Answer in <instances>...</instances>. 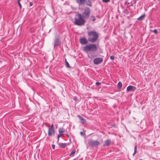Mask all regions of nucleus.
I'll return each instance as SVG.
<instances>
[{"instance_id": "obj_25", "label": "nucleus", "mask_w": 160, "mask_h": 160, "mask_svg": "<svg viewBox=\"0 0 160 160\" xmlns=\"http://www.w3.org/2000/svg\"><path fill=\"white\" fill-rule=\"evenodd\" d=\"M102 1L103 2L106 3L110 2V0H102Z\"/></svg>"}, {"instance_id": "obj_9", "label": "nucleus", "mask_w": 160, "mask_h": 160, "mask_svg": "<svg viewBox=\"0 0 160 160\" xmlns=\"http://www.w3.org/2000/svg\"><path fill=\"white\" fill-rule=\"evenodd\" d=\"M55 134V130L50 129L49 128L48 131V135L49 136H51L53 135H54Z\"/></svg>"}, {"instance_id": "obj_35", "label": "nucleus", "mask_w": 160, "mask_h": 160, "mask_svg": "<svg viewBox=\"0 0 160 160\" xmlns=\"http://www.w3.org/2000/svg\"><path fill=\"white\" fill-rule=\"evenodd\" d=\"M32 4H33V3L32 2H30V6H32Z\"/></svg>"}, {"instance_id": "obj_13", "label": "nucleus", "mask_w": 160, "mask_h": 160, "mask_svg": "<svg viewBox=\"0 0 160 160\" xmlns=\"http://www.w3.org/2000/svg\"><path fill=\"white\" fill-rule=\"evenodd\" d=\"M77 2L79 5H84L86 2V0H76Z\"/></svg>"}, {"instance_id": "obj_15", "label": "nucleus", "mask_w": 160, "mask_h": 160, "mask_svg": "<svg viewBox=\"0 0 160 160\" xmlns=\"http://www.w3.org/2000/svg\"><path fill=\"white\" fill-rule=\"evenodd\" d=\"M145 14H143L141 16L137 18V20L139 21H141L143 20L144 18L145 17Z\"/></svg>"}, {"instance_id": "obj_5", "label": "nucleus", "mask_w": 160, "mask_h": 160, "mask_svg": "<svg viewBox=\"0 0 160 160\" xmlns=\"http://www.w3.org/2000/svg\"><path fill=\"white\" fill-rule=\"evenodd\" d=\"M90 9L88 7H86L85 8L84 11L82 15L84 18L88 19L90 16Z\"/></svg>"}, {"instance_id": "obj_6", "label": "nucleus", "mask_w": 160, "mask_h": 160, "mask_svg": "<svg viewBox=\"0 0 160 160\" xmlns=\"http://www.w3.org/2000/svg\"><path fill=\"white\" fill-rule=\"evenodd\" d=\"M103 59L101 58H97L93 60V63L95 64H99L102 62Z\"/></svg>"}, {"instance_id": "obj_18", "label": "nucleus", "mask_w": 160, "mask_h": 160, "mask_svg": "<svg viewBox=\"0 0 160 160\" xmlns=\"http://www.w3.org/2000/svg\"><path fill=\"white\" fill-rule=\"evenodd\" d=\"M122 86V84L121 82H119L118 84V88L119 89H120Z\"/></svg>"}, {"instance_id": "obj_14", "label": "nucleus", "mask_w": 160, "mask_h": 160, "mask_svg": "<svg viewBox=\"0 0 160 160\" xmlns=\"http://www.w3.org/2000/svg\"><path fill=\"white\" fill-rule=\"evenodd\" d=\"M86 5L91 7L92 6V3L91 0H86Z\"/></svg>"}, {"instance_id": "obj_21", "label": "nucleus", "mask_w": 160, "mask_h": 160, "mask_svg": "<svg viewBox=\"0 0 160 160\" xmlns=\"http://www.w3.org/2000/svg\"><path fill=\"white\" fill-rule=\"evenodd\" d=\"M137 146L136 145L134 147V152L132 154L133 156H134L137 152Z\"/></svg>"}, {"instance_id": "obj_12", "label": "nucleus", "mask_w": 160, "mask_h": 160, "mask_svg": "<svg viewBox=\"0 0 160 160\" xmlns=\"http://www.w3.org/2000/svg\"><path fill=\"white\" fill-rule=\"evenodd\" d=\"M111 142V141L110 139H108L105 141L104 143L103 144V146H108L109 145Z\"/></svg>"}, {"instance_id": "obj_11", "label": "nucleus", "mask_w": 160, "mask_h": 160, "mask_svg": "<svg viewBox=\"0 0 160 160\" xmlns=\"http://www.w3.org/2000/svg\"><path fill=\"white\" fill-rule=\"evenodd\" d=\"M80 42L82 44H85L87 43L88 41L85 38H81L80 39Z\"/></svg>"}, {"instance_id": "obj_24", "label": "nucleus", "mask_w": 160, "mask_h": 160, "mask_svg": "<svg viewBox=\"0 0 160 160\" xmlns=\"http://www.w3.org/2000/svg\"><path fill=\"white\" fill-rule=\"evenodd\" d=\"M114 56H113V55H112L110 56V59H111L112 60H113L114 59Z\"/></svg>"}, {"instance_id": "obj_22", "label": "nucleus", "mask_w": 160, "mask_h": 160, "mask_svg": "<svg viewBox=\"0 0 160 160\" xmlns=\"http://www.w3.org/2000/svg\"><path fill=\"white\" fill-rule=\"evenodd\" d=\"M123 12L126 14H128L129 13L127 9H124Z\"/></svg>"}, {"instance_id": "obj_27", "label": "nucleus", "mask_w": 160, "mask_h": 160, "mask_svg": "<svg viewBox=\"0 0 160 160\" xmlns=\"http://www.w3.org/2000/svg\"><path fill=\"white\" fill-rule=\"evenodd\" d=\"M50 129H53V130H55L54 129V125L53 124H52L51 126V128H50Z\"/></svg>"}, {"instance_id": "obj_32", "label": "nucleus", "mask_w": 160, "mask_h": 160, "mask_svg": "<svg viewBox=\"0 0 160 160\" xmlns=\"http://www.w3.org/2000/svg\"><path fill=\"white\" fill-rule=\"evenodd\" d=\"M52 148L54 149H55V145L54 144H52Z\"/></svg>"}, {"instance_id": "obj_37", "label": "nucleus", "mask_w": 160, "mask_h": 160, "mask_svg": "<svg viewBox=\"0 0 160 160\" xmlns=\"http://www.w3.org/2000/svg\"><path fill=\"white\" fill-rule=\"evenodd\" d=\"M112 125L114 127H115V125L114 124H112Z\"/></svg>"}, {"instance_id": "obj_23", "label": "nucleus", "mask_w": 160, "mask_h": 160, "mask_svg": "<svg viewBox=\"0 0 160 160\" xmlns=\"http://www.w3.org/2000/svg\"><path fill=\"white\" fill-rule=\"evenodd\" d=\"M21 0H18V4L19 6V8H20V9H21V8H22V5H21V4H20V1H21Z\"/></svg>"}, {"instance_id": "obj_30", "label": "nucleus", "mask_w": 160, "mask_h": 160, "mask_svg": "<svg viewBox=\"0 0 160 160\" xmlns=\"http://www.w3.org/2000/svg\"><path fill=\"white\" fill-rule=\"evenodd\" d=\"M153 32L156 34H157L158 33V32L157 29H154Z\"/></svg>"}, {"instance_id": "obj_33", "label": "nucleus", "mask_w": 160, "mask_h": 160, "mask_svg": "<svg viewBox=\"0 0 160 160\" xmlns=\"http://www.w3.org/2000/svg\"><path fill=\"white\" fill-rule=\"evenodd\" d=\"M92 17L93 18V19L92 20V21H94L96 20V19L95 18V17L94 16H92Z\"/></svg>"}, {"instance_id": "obj_31", "label": "nucleus", "mask_w": 160, "mask_h": 160, "mask_svg": "<svg viewBox=\"0 0 160 160\" xmlns=\"http://www.w3.org/2000/svg\"><path fill=\"white\" fill-rule=\"evenodd\" d=\"M128 5H127V7H128V8H129V7L130 6H132V4H131L130 5H129V3H128Z\"/></svg>"}, {"instance_id": "obj_26", "label": "nucleus", "mask_w": 160, "mask_h": 160, "mask_svg": "<svg viewBox=\"0 0 160 160\" xmlns=\"http://www.w3.org/2000/svg\"><path fill=\"white\" fill-rule=\"evenodd\" d=\"M101 84V82H96V86L100 85Z\"/></svg>"}, {"instance_id": "obj_20", "label": "nucleus", "mask_w": 160, "mask_h": 160, "mask_svg": "<svg viewBox=\"0 0 160 160\" xmlns=\"http://www.w3.org/2000/svg\"><path fill=\"white\" fill-rule=\"evenodd\" d=\"M76 152V150L73 149L71 151V153L69 154V156H73V155Z\"/></svg>"}, {"instance_id": "obj_4", "label": "nucleus", "mask_w": 160, "mask_h": 160, "mask_svg": "<svg viewBox=\"0 0 160 160\" xmlns=\"http://www.w3.org/2000/svg\"><path fill=\"white\" fill-rule=\"evenodd\" d=\"M88 145L91 148L97 147L100 145V142L98 140H94L91 139L88 140Z\"/></svg>"}, {"instance_id": "obj_16", "label": "nucleus", "mask_w": 160, "mask_h": 160, "mask_svg": "<svg viewBox=\"0 0 160 160\" xmlns=\"http://www.w3.org/2000/svg\"><path fill=\"white\" fill-rule=\"evenodd\" d=\"M59 146L62 148H65L67 145L66 143H60L59 144Z\"/></svg>"}, {"instance_id": "obj_3", "label": "nucleus", "mask_w": 160, "mask_h": 160, "mask_svg": "<svg viewBox=\"0 0 160 160\" xmlns=\"http://www.w3.org/2000/svg\"><path fill=\"white\" fill-rule=\"evenodd\" d=\"M83 51L86 52H96L98 48L96 44H90L87 45L83 48Z\"/></svg>"}, {"instance_id": "obj_36", "label": "nucleus", "mask_w": 160, "mask_h": 160, "mask_svg": "<svg viewBox=\"0 0 160 160\" xmlns=\"http://www.w3.org/2000/svg\"><path fill=\"white\" fill-rule=\"evenodd\" d=\"M137 1L136 0H133V2H134V3H136V2H137Z\"/></svg>"}, {"instance_id": "obj_7", "label": "nucleus", "mask_w": 160, "mask_h": 160, "mask_svg": "<svg viewBox=\"0 0 160 160\" xmlns=\"http://www.w3.org/2000/svg\"><path fill=\"white\" fill-rule=\"evenodd\" d=\"M60 38H56L54 41V47H57L60 44Z\"/></svg>"}, {"instance_id": "obj_29", "label": "nucleus", "mask_w": 160, "mask_h": 160, "mask_svg": "<svg viewBox=\"0 0 160 160\" xmlns=\"http://www.w3.org/2000/svg\"><path fill=\"white\" fill-rule=\"evenodd\" d=\"M62 134H59V135H58V141L59 140V138L60 137H61L62 135Z\"/></svg>"}, {"instance_id": "obj_17", "label": "nucleus", "mask_w": 160, "mask_h": 160, "mask_svg": "<svg viewBox=\"0 0 160 160\" xmlns=\"http://www.w3.org/2000/svg\"><path fill=\"white\" fill-rule=\"evenodd\" d=\"M65 130L63 128H61L59 129V132L60 134L63 135V133L64 132Z\"/></svg>"}, {"instance_id": "obj_28", "label": "nucleus", "mask_w": 160, "mask_h": 160, "mask_svg": "<svg viewBox=\"0 0 160 160\" xmlns=\"http://www.w3.org/2000/svg\"><path fill=\"white\" fill-rule=\"evenodd\" d=\"M73 100L75 101H78V99L76 96H75L74 97Z\"/></svg>"}, {"instance_id": "obj_1", "label": "nucleus", "mask_w": 160, "mask_h": 160, "mask_svg": "<svg viewBox=\"0 0 160 160\" xmlns=\"http://www.w3.org/2000/svg\"><path fill=\"white\" fill-rule=\"evenodd\" d=\"M88 40L89 42L92 43L96 42L99 38L98 34L95 31L88 32Z\"/></svg>"}, {"instance_id": "obj_2", "label": "nucleus", "mask_w": 160, "mask_h": 160, "mask_svg": "<svg viewBox=\"0 0 160 160\" xmlns=\"http://www.w3.org/2000/svg\"><path fill=\"white\" fill-rule=\"evenodd\" d=\"M74 20L75 21L74 22V24L78 26H83L86 22V20L80 13L76 15Z\"/></svg>"}, {"instance_id": "obj_8", "label": "nucleus", "mask_w": 160, "mask_h": 160, "mask_svg": "<svg viewBox=\"0 0 160 160\" xmlns=\"http://www.w3.org/2000/svg\"><path fill=\"white\" fill-rule=\"evenodd\" d=\"M136 89V88L133 86H129L127 87V91H128L134 92Z\"/></svg>"}, {"instance_id": "obj_19", "label": "nucleus", "mask_w": 160, "mask_h": 160, "mask_svg": "<svg viewBox=\"0 0 160 160\" xmlns=\"http://www.w3.org/2000/svg\"><path fill=\"white\" fill-rule=\"evenodd\" d=\"M65 63H66V66L68 68H71V67L70 66L68 62H67L66 59H65Z\"/></svg>"}, {"instance_id": "obj_34", "label": "nucleus", "mask_w": 160, "mask_h": 160, "mask_svg": "<svg viewBox=\"0 0 160 160\" xmlns=\"http://www.w3.org/2000/svg\"><path fill=\"white\" fill-rule=\"evenodd\" d=\"M80 134L82 136H83L84 135V133L82 132H80Z\"/></svg>"}, {"instance_id": "obj_10", "label": "nucleus", "mask_w": 160, "mask_h": 160, "mask_svg": "<svg viewBox=\"0 0 160 160\" xmlns=\"http://www.w3.org/2000/svg\"><path fill=\"white\" fill-rule=\"evenodd\" d=\"M77 117L81 121V122L83 125H84L86 124V119H84L80 115H78Z\"/></svg>"}, {"instance_id": "obj_38", "label": "nucleus", "mask_w": 160, "mask_h": 160, "mask_svg": "<svg viewBox=\"0 0 160 160\" xmlns=\"http://www.w3.org/2000/svg\"><path fill=\"white\" fill-rule=\"evenodd\" d=\"M139 160H142V159H140Z\"/></svg>"}]
</instances>
